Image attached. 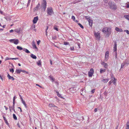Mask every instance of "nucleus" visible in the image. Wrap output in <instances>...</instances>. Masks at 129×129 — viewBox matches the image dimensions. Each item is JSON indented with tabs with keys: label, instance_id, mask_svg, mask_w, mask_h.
Masks as SVG:
<instances>
[{
	"label": "nucleus",
	"instance_id": "1",
	"mask_svg": "<svg viewBox=\"0 0 129 129\" xmlns=\"http://www.w3.org/2000/svg\"><path fill=\"white\" fill-rule=\"evenodd\" d=\"M102 31L106 34V37H108L110 34L111 31L109 28L105 27L103 29Z\"/></svg>",
	"mask_w": 129,
	"mask_h": 129
},
{
	"label": "nucleus",
	"instance_id": "2",
	"mask_svg": "<svg viewBox=\"0 0 129 129\" xmlns=\"http://www.w3.org/2000/svg\"><path fill=\"white\" fill-rule=\"evenodd\" d=\"M108 4L110 9L114 10H116L117 9V6L114 2L110 1Z\"/></svg>",
	"mask_w": 129,
	"mask_h": 129
},
{
	"label": "nucleus",
	"instance_id": "3",
	"mask_svg": "<svg viewBox=\"0 0 129 129\" xmlns=\"http://www.w3.org/2000/svg\"><path fill=\"white\" fill-rule=\"evenodd\" d=\"M47 16H51L52 14L54 13L52 8L51 7L47 8Z\"/></svg>",
	"mask_w": 129,
	"mask_h": 129
},
{
	"label": "nucleus",
	"instance_id": "4",
	"mask_svg": "<svg viewBox=\"0 0 129 129\" xmlns=\"http://www.w3.org/2000/svg\"><path fill=\"white\" fill-rule=\"evenodd\" d=\"M41 6L43 9L44 11H45L47 6V2L45 0H43V2H42Z\"/></svg>",
	"mask_w": 129,
	"mask_h": 129
},
{
	"label": "nucleus",
	"instance_id": "5",
	"mask_svg": "<svg viewBox=\"0 0 129 129\" xmlns=\"http://www.w3.org/2000/svg\"><path fill=\"white\" fill-rule=\"evenodd\" d=\"M129 64V60L123 61V63L121 64V68H123L125 65L127 66Z\"/></svg>",
	"mask_w": 129,
	"mask_h": 129
},
{
	"label": "nucleus",
	"instance_id": "6",
	"mask_svg": "<svg viewBox=\"0 0 129 129\" xmlns=\"http://www.w3.org/2000/svg\"><path fill=\"white\" fill-rule=\"evenodd\" d=\"M9 41L11 42L14 43L16 45L19 42V41L17 39H10L9 40Z\"/></svg>",
	"mask_w": 129,
	"mask_h": 129
},
{
	"label": "nucleus",
	"instance_id": "7",
	"mask_svg": "<svg viewBox=\"0 0 129 129\" xmlns=\"http://www.w3.org/2000/svg\"><path fill=\"white\" fill-rule=\"evenodd\" d=\"M94 35L95 38L98 40H100V34L98 32L96 33L95 31H94Z\"/></svg>",
	"mask_w": 129,
	"mask_h": 129
},
{
	"label": "nucleus",
	"instance_id": "8",
	"mask_svg": "<svg viewBox=\"0 0 129 129\" xmlns=\"http://www.w3.org/2000/svg\"><path fill=\"white\" fill-rule=\"evenodd\" d=\"M93 73V70L92 69H91L88 72V75L89 77H91Z\"/></svg>",
	"mask_w": 129,
	"mask_h": 129
},
{
	"label": "nucleus",
	"instance_id": "9",
	"mask_svg": "<svg viewBox=\"0 0 129 129\" xmlns=\"http://www.w3.org/2000/svg\"><path fill=\"white\" fill-rule=\"evenodd\" d=\"M114 45L113 51L114 52H117V43L116 41H114Z\"/></svg>",
	"mask_w": 129,
	"mask_h": 129
},
{
	"label": "nucleus",
	"instance_id": "10",
	"mask_svg": "<svg viewBox=\"0 0 129 129\" xmlns=\"http://www.w3.org/2000/svg\"><path fill=\"white\" fill-rule=\"evenodd\" d=\"M39 19L38 17L36 16L34 18L33 20V23L34 24H36V23L37 21Z\"/></svg>",
	"mask_w": 129,
	"mask_h": 129
},
{
	"label": "nucleus",
	"instance_id": "11",
	"mask_svg": "<svg viewBox=\"0 0 129 129\" xmlns=\"http://www.w3.org/2000/svg\"><path fill=\"white\" fill-rule=\"evenodd\" d=\"M109 56V52L108 51H107L105 54V59L106 60H107Z\"/></svg>",
	"mask_w": 129,
	"mask_h": 129
},
{
	"label": "nucleus",
	"instance_id": "12",
	"mask_svg": "<svg viewBox=\"0 0 129 129\" xmlns=\"http://www.w3.org/2000/svg\"><path fill=\"white\" fill-rule=\"evenodd\" d=\"M8 75L7 76L9 79H11L12 80H14L15 79L13 77L10 76L9 73H8Z\"/></svg>",
	"mask_w": 129,
	"mask_h": 129
},
{
	"label": "nucleus",
	"instance_id": "13",
	"mask_svg": "<svg viewBox=\"0 0 129 129\" xmlns=\"http://www.w3.org/2000/svg\"><path fill=\"white\" fill-rule=\"evenodd\" d=\"M101 64L105 68H107L108 65L107 63H105L104 62H102L101 63Z\"/></svg>",
	"mask_w": 129,
	"mask_h": 129
},
{
	"label": "nucleus",
	"instance_id": "14",
	"mask_svg": "<svg viewBox=\"0 0 129 129\" xmlns=\"http://www.w3.org/2000/svg\"><path fill=\"white\" fill-rule=\"evenodd\" d=\"M32 45L34 48H35L36 49H37V48L36 47V45L35 44V43L34 41L32 42Z\"/></svg>",
	"mask_w": 129,
	"mask_h": 129
},
{
	"label": "nucleus",
	"instance_id": "15",
	"mask_svg": "<svg viewBox=\"0 0 129 129\" xmlns=\"http://www.w3.org/2000/svg\"><path fill=\"white\" fill-rule=\"evenodd\" d=\"M115 30L116 31H117L120 32H122L123 31V30H122V29H120L118 27H116L115 28Z\"/></svg>",
	"mask_w": 129,
	"mask_h": 129
},
{
	"label": "nucleus",
	"instance_id": "16",
	"mask_svg": "<svg viewBox=\"0 0 129 129\" xmlns=\"http://www.w3.org/2000/svg\"><path fill=\"white\" fill-rule=\"evenodd\" d=\"M18 58H9L8 57H7L5 59V61L7 60H10V59H18Z\"/></svg>",
	"mask_w": 129,
	"mask_h": 129
},
{
	"label": "nucleus",
	"instance_id": "17",
	"mask_svg": "<svg viewBox=\"0 0 129 129\" xmlns=\"http://www.w3.org/2000/svg\"><path fill=\"white\" fill-rule=\"evenodd\" d=\"M3 119H4L5 122V123H6L7 125L9 126V123H8L7 121V120L6 119L5 117L3 116Z\"/></svg>",
	"mask_w": 129,
	"mask_h": 129
},
{
	"label": "nucleus",
	"instance_id": "18",
	"mask_svg": "<svg viewBox=\"0 0 129 129\" xmlns=\"http://www.w3.org/2000/svg\"><path fill=\"white\" fill-rule=\"evenodd\" d=\"M16 48L18 49L20 51L22 50H23V51L24 49V48H22L21 47L19 46H17Z\"/></svg>",
	"mask_w": 129,
	"mask_h": 129
},
{
	"label": "nucleus",
	"instance_id": "19",
	"mask_svg": "<svg viewBox=\"0 0 129 129\" xmlns=\"http://www.w3.org/2000/svg\"><path fill=\"white\" fill-rule=\"evenodd\" d=\"M49 77L50 78V80L52 82H54L55 80V79L53 77L51 76H49Z\"/></svg>",
	"mask_w": 129,
	"mask_h": 129
},
{
	"label": "nucleus",
	"instance_id": "20",
	"mask_svg": "<svg viewBox=\"0 0 129 129\" xmlns=\"http://www.w3.org/2000/svg\"><path fill=\"white\" fill-rule=\"evenodd\" d=\"M21 72V70H19L18 69H16L15 71V73L17 74H20V72Z\"/></svg>",
	"mask_w": 129,
	"mask_h": 129
},
{
	"label": "nucleus",
	"instance_id": "21",
	"mask_svg": "<svg viewBox=\"0 0 129 129\" xmlns=\"http://www.w3.org/2000/svg\"><path fill=\"white\" fill-rule=\"evenodd\" d=\"M30 56V57L32 58L33 59H36L37 58L36 56L33 54H31Z\"/></svg>",
	"mask_w": 129,
	"mask_h": 129
},
{
	"label": "nucleus",
	"instance_id": "22",
	"mask_svg": "<svg viewBox=\"0 0 129 129\" xmlns=\"http://www.w3.org/2000/svg\"><path fill=\"white\" fill-rule=\"evenodd\" d=\"M21 101V102L24 105L25 107L26 108H27V106L26 105V104L25 101L23 100V99Z\"/></svg>",
	"mask_w": 129,
	"mask_h": 129
},
{
	"label": "nucleus",
	"instance_id": "23",
	"mask_svg": "<svg viewBox=\"0 0 129 129\" xmlns=\"http://www.w3.org/2000/svg\"><path fill=\"white\" fill-rule=\"evenodd\" d=\"M108 80H109L108 78L107 79L106 78L105 79H103L102 80V81L103 82L105 83L107 82L108 81Z\"/></svg>",
	"mask_w": 129,
	"mask_h": 129
},
{
	"label": "nucleus",
	"instance_id": "24",
	"mask_svg": "<svg viewBox=\"0 0 129 129\" xmlns=\"http://www.w3.org/2000/svg\"><path fill=\"white\" fill-rule=\"evenodd\" d=\"M49 106L50 107H57L55 106L53 104H52V103H51V104H49Z\"/></svg>",
	"mask_w": 129,
	"mask_h": 129
},
{
	"label": "nucleus",
	"instance_id": "25",
	"mask_svg": "<svg viewBox=\"0 0 129 129\" xmlns=\"http://www.w3.org/2000/svg\"><path fill=\"white\" fill-rule=\"evenodd\" d=\"M14 31L18 33H20V29L19 28L18 29H16L14 30Z\"/></svg>",
	"mask_w": 129,
	"mask_h": 129
},
{
	"label": "nucleus",
	"instance_id": "26",
	"mask_svg": "<svg viewBox=\"0 0 129 129\" xmlns=\"http://www.w3.org/2000/svg\"><path fill=\"white\" fill-rule=\"evenodd\" d=\"M124 17L126 19L129 20V14L128 15H124Z\"/></svg>",
	"mask_w": 129,
	"mask_h": 129
},
{
	"label": "nucleus",
	"instance_id": "27",
	"mask_svg": "<svg viewBox=\"0 0 129 129\" xmlns=\"http://www.w3.org/2000/svg\"><path fill=\"white\" fill-rule=\"evenodd\" d=\"M37 64L38 66H40L41 65V60H39L37 62Z\"/></svg>",
	"mask_w": 129,
	"mask_h": 129
},
{
	"label": "nucleus",
	"instance_id": "28",
	"mask_svg": "<svg viewBox=\"0 0 129 129\" xmlns=\"http://www.w3.org/2000/svg\"><path fill=\"white\" fill-rule=\"evenodd\" d=\"M39 7L37 5V6H36V7L35 8H34V11H38V9H39V7Z\"/></svg>",
	"mask_w": 129,
	"mask_h": 129
},
{
	"label": "nucleus",
	"instance_id": "29",
	"mask_svg": "<svg viewBox=\"0 0 129 129\" xmlns=\"http://www.w3.org/2000/svg\"><path fill=\"white\" fill-rule=\"evenodd\" d=\"M113 79V81L112 83L114 85H116V81L117 80V79H116L115 78H114Z\"/></svg>",
	"mask_w": 129,
	"mask_h": 129
},
{
	"label": "nucleus",
	"instance_id": "30",
	"mask_svg": "<svg viewBox=\"0 0 129 129\" xmlns=\"http://www.w3.org/2000/svg\"><path fill=\"white\" fill-rule=\"evenodd\" d=\"M57 36L56 35H54L52 36V39L53 40H56Z\"/></svg>",
	"mask_w": 129,
	"mask_h": 129
},
{
	"label": "nucleus",
	"instance_id": "31",
	"mask_svg": "<svg viewBox=\"0 0 129 129\" xmlns=\"http://www.w3.org/2000/svg\"><path fill=\"white\" fill-rule=\"evenodd\" d=\"M23 51H25V52H26L27 53H30V52L29 51L28 49H27L25 48H24V49Z\"/></svg>",
	"mask_w": 129,
	"mask_h": 129
},
{
	"label": "nucleus",
	"instance_id": "32",
	"mask_svg": "<svg viewBox=\"0 0 129 129\" xmlns=\"http://www.w3.org/2000/svg\"><path fill=\"white\" fill-rule=\"evenodd\" d=\"M126 129H129V121L126 123Z\"/></svg>",
	"mask_w": 129,
	"mask_h": 129
},
{
	"label": "nucleus",
	"instance_id": "33",
	"mask_svg": "<svg viewBox=\"0 0 129 129\" xmlns=\"http://www.w3.org/2000/svg\"><path fill=\"white\" fill-rule=\"evenodd\" d=\"M79 2H80V1L78 0H77V1H74L72 3H71V4H75L76 3H78Z\"/></svg>",
	"mask_w": 129,
	"mask_h": 129
},
{
	"label": "nucleus",
	"instance_id": "34",
	"mask_svg": "<svg viewBox=\"0 0 129 129\" xmlns=\"http://www.w3.org/2000/svg\"><path fill=\"white\" fill-rule=\"evenodd\" d=\"M13 117L14 119L15 120H17V117L15 114H13Z\"/></svg>",
	"mask_w": 129,
	"mask_h": 129
},
{
	"label": "nucleus",
	"instance_id": "35",
	"mask_svg": "<svg viewBox=\"0 0 129 129\" xmlns=\"http://www.w3.org/2000/svg\"><path fill=\"white\" fill-rule=\"evenodd\" d=\"M78 25H79V26H80V27H81V28L83 29L84 28V27L80 23H78Z\"/></svg>",
	"mask_w": 129,
	"mask_h": 129
},
{
	"label": "nucleus",
	"instance_id": "36",
	"mask_svg": "<svg viewBox=\"0 0 129 129\" xmlns=\"http://www.w3.org/2000/svg\"><path fill=\"white\" fill-rule=\"evenodd\" d=\"M54 28L57 31H58V28L57 27V26H55L54 27Z\"/></svg>",
	"mask_w": 129,
	"mask_h": 129
},
{
	"label": "nucleus",
	"instance_id": "37",
	"mask_svg": "<svg viewBox=\"0 0 129 129\" xmlns=\"http://www.w3.org/2000/svg\"><path fill=\"white\" fill-rule=\"evenodd\" d=\"M56 93H57V95L59 97H60L61 98V95L59 94V92L58 91H56Z\"/></svg>",
	"mask_w": 129,
	"mask_h": 129
},
{
	"label": "nucleus",
	"instance_id": "38",
	"mask_svg": "<svg viewBox=\"0 0 129 129\" xmlns=\"http://www.w3.org/2000/svg\"><path fill=\"white\" fill-rule=\"evenodd\" d=\"M126 4V7L127 8H129V2H127V3Z\"/></svg>",
	"mask_w": 129,
	"mask_h": 129
},
{
	"label": "nucleus",
	"instance_id": "39",
	"mask_svg": "<svg viewBox=\"0 0 129 129\" xmlns=\"http://www.w3.org/2000/svg\"><path fill=\"white\" fill-rule=\"evenodd\" d=\"M104 71H103V69H100V73L101 74L103 72H104Z\"/></svg>",
	"mask_w": 129,
	"mask_h": 129
},
{
	"label": "nucleus",
	"instance_id": "40",
	"mask_svg": "<svg viewBox=\"0 0 129 129\" xmlns=\"http://www.w3.org/2000/svg\"><path fill=\"white\" fill-rule=\"evenodd\" d=\"M30 2H31V0H28V3L27 4V7L29 5H30Z\"/></svg>",
	"mask_w": 129,
	"mask_h": 129
},
{
	"label": "nucleus",
	"instance_id": "41",
	"mask_svg": "<svg viewBox=\"0 0 129 129\" xmlns=\"http://www.w3.org/2000/svg\"><path fill=\"white\" fill-rule=\"evenodd\" d=\"M21 72L23 73H26V74H28V72H26L24 70H21Z\"/></svg>",
	"mask_w": 129,
	"mask_h": 129
},
{
	"label": "nucleus",
	"instance_id": "42",
	"mask_svg": "<svg viewBox=\"0 0 129 129\" xmlns=\"http://www.w3.org/2000/svg\"><path fill=\"white\" fill-rule=\"evenodd\" d=\"M10 71L11 72L13 73L14 72V70L13 68H12L11 69H10Z\"/></svg>",
	"mask_w": 129,
	"mask_h": 129
},
{
	"label": "nucleus",
	"instance_id": "43",
	"mask_svg": "<svg viewBox=\"0 0 129 129\" xmlns=\"http://www.w3.org/2000/svg\"><path fill=\"white\" fill-rule=\"evenodd\" d=\"M89 25L91 27L92 26V23L91 22H90L89 21Z\"/></svg>",
	"mask_w": 129,
	"mask_h": 129
},
{
	"label": "nucleus",
	"instance_id": "44",
	"mask_svg": "<svg viewBox=\"0 0 129 129\" xmlns=\"http://www.w3.org/2000/svg\"><path fill=\"white\" fill-rule=\"evenodd\" d=\"M124 31L125 32L128 34H129V31L128 30H124Z\"/></svg>",
	"mask_w": 129,
	"mask_h": 129
},
{
	"label": "nucleus",
	"instance_id": "45",
	"mask_svg": "<svg viewBox=\"0 0 129 129\" xmlns=\"http://www.w3.org/2000/svg\"><path fill=\"white\" fill-rule=\"evenodd\" d=\"M70 49L71 50L73 51L74 50V47H70Z\"/></svg>",
	"mask_w": 129,
	"mask_h": 129
},
{
	"label": "nucleus",
	"instance_id": "46",
	"mask_svg": "<svg viewBox=\"0 0 129 129\" xmlns=\"http://www.w3.org/2000/svg\"><path fill=\"white\" fill-rule=\"evenodd\" d=\"M16 98V96H14L13 98V102H15V99Z\"/></svg>",
	"mask_w": 129,
	"mask_h": 129
},
{
	"label": "nucleus",
	"instance_id": "47",
	"mask_svg": "<svg viewBox=\"0 0 129 129\" xmlns=\"http://www.w3.org/2000/svg\"><path fill=\"white\" fill-rule=\"evenodd\" d=\"M72 19L74 20V21L75 19V17L74 16H72Z\"/></svg>",
	"mask_w": 129,
	"mask_h": 129
},
{
	"label": "nucleus",
	"instance_id": "48",
	"mask_svg": "<svg viewBox=\"0 0 129 129\" xmlns=\"http://www.w3.org/2000/svg\"><path fill=\"white\" fill-rule=\"evenodd\" d=\"M69 43L68 42H64V44L65 45H67L69 44Z\"/></svg>",
	"mask_w": 129,
	"mask_h": 129
},
{
	"label": "nucleus",
	"instance_id": "49",
	"mask_svg": "<svg viewBox=\"0 0 129 129\" xmlns=\"http://www.w3.org/2000/svg\"><path fill=\"white\" fill-rule=\"evenodd\" d=\"M104 94L106 96L107 94V92L105 91V92L104 93Z\"/></svg>",
	"mask_w": 129,
	"mask_h": 129
},
{
	"label": "nucleus",
	"instance_id": "50",
	"mask_svg": "<svg viewBox=\"0 0 129 129\" xmlns=\"http://www.w3.org/2000/svg\"><path fill=\"white\" fill-rule=\"evenodd\" d=\"M41 42V41L40 40H39L37 42V44L38 45H39L40 44V42Z\"/></svg>",
	"mask_w": 129,
	"mask_h": 129
},
{
	"label": "nucleus",
	"instance_id": "51",
	"mask_svg": "<svg viewBox=\"0 0 129 129\" xmlns=\"http://www.w3.org/2000/svg\"><path fill=\"white\" fill-rule=\"evenodd\" d=\"M15 102H13V105L12 108H15Z\"/></svg>",
	"mask_w": 129,
	"mask_h": 129
},
{
	"label": "nucleus",
	"instance_id": "52",
	"mask_svg": "<svg viewBox=\"0 0 129 129\" xmlns=\"http://www.w3.org/2000/svg\"><path fill=\"white\" fill-rule=\"evenodd\" d=\"M77 44L78 45L79 48H80V44L79 43H77Z\"/></svg>",
	"mask_w": 129,
	"mask_h": 129
},
{
	"label": "nucleus",
	"instance_id": "53",
	"mask_svg": "<svg viewBox=\"0 0 129 129\" xmlns=\"http://www.w3.org/2000/svg\"><path fill=\"white\" fill-rule=\"evenodd\" d=\"M19 97H20V99H21V101L22 100H23V99L22 96H21V95H20V94H19Z\"/></svg>",
	"mask_w": 129,
	"mask_h": 129
},
{
	"label": "nucleus",
	"instance_id": "54",
	"mask_svg": "<svg viewBox=\"0 0 129 129\" xmlns=\"http://www.w3.org/2000/svg\"><path fill=\"white\" fill-rule=\"evenodd\" d=\"M94 91H95V89H92L91 91V93L93 94L94 92Z\"/></svg>",
	"mask_w": 129,
	"mask_h": 129
},
{
	"label": "nucleus",
	"instance_id": "55",
	"mask_svg": "<svg viewBox=\"0 0 129 129\" xmlns=\"http://www.w3.org/2000/svg\"><path fill=\"white\" fill-rule=\"evenodd\" d=\"M89 18L90 17H89L88 16H85V18L86 19H89L90 20V19H89Z\"/></svg>",
	"mask_w": 129,
	"mask_h": 129
},
{
	"label": "nucleus",
	"instance_id": "56",
	"mask_svg": "<svg viewBox=\"0 0 129 129\" xmlns=\"http://www.w3.org/2000/svg\"><path fill=\"white\" fill-rule=\"evenodd\" d=\"M94 111L95 112H96L98 111L97 108H95L94 109Z\"/></svg>",
	"mask_w": 129,
	"mask_h": 129
},
{
	"label": "nucleus",
	"instance_id": "57",
	"mask_svg": "<svg viewBox=\"0 0 129 129\" xmlns=\"http://www.w3.org/2000/svg\"><path fill=\"white\" fill-rule=\"evenodd\" d=\"M113 77H112V78H111V80L110 81H111V82H112H112H113V80H114V79H113Z\"/></svg>",
	"mask_w": 129,
	"mask_h": 129
},
{
	"label": "nucleus",
	"instance_id": "58",
	"mask_svg": "<svg viewBox=\"0 0 129 129\" xmlns=\"http://www.w3.org/2000/svg\"><path fill=\"white\" fill-rule=\"evenodd\" d=\"M4 12L0 10V13L2 14H3Z\"/></svg>",
	"mask_w": 129,
	"mask_h": 129
},
{
	"label": "nucleus",
	"instance_id": "59",
	"mask_svg": "<svg viewBox=\"0 0 129 129\" xmlns=\"http://www.w3.org/2000/svg\"><path fill=\"white\" fill-rule=\"evenodd\" d=\"M112 83V82H111V81H110L109 82H108V84L109 85H110Z\"/></svg>",
	"mask_w": 129,
	"mask_h": 129
},
{
	"label": "nucleus",
	"instance_id": "60",
	"mask_svg": "<svg viewBox=\"0 0 129 129\" xmlns=\"http://www.w3.org/2000/svg\"><path fill=\"white\" fill-rule=\"evenodd\" d=\"M117 52H115V57L116 58H117Z\"/></svg>",
	"mask_w": 129,
	"mask_h": 129
},
{
	"label": "nucleus",
	"instance_id": "61",
	"mask_svg": "<svg viewBox=\"0 0 129 129\" xmlns=\"http://www.w3.org/2000/svg\"><path fill=\"white\" fill-rule=\"evenodd\" d=\"M9 109H12V107L11 106H9Z\"/></svg>",
	"mask_w": 129,
	"mask_h": 129
},
{
	"label": "nucleus",
	"instance_id": "62",
	"mask_svg": "<svg viewBox=\"0 0 129 129\" xmlns=\"http://www.w3.org/2000/svg\"><path fill=\"white\" fill-rule=\"evenodd\" d=\"M14 31V30L13 29H11L10 30V33H11L13 32Z\"/></svg>",
	"mask_w": 129,
	"mask_h": 129
},
{
	"label": "nucleus",
	"instance_id": "63",
	"mask_svg": "<svg viewBox=\"0 0 129 129\" xmlns=\"http://www.w3.org/2000/svg\"><path fill=\"white\" fill-rule=\"evenodd\" d=\"M17 126L19 127V128H20V126L19 124V123H18L17 124Z\"/></svg>",
	"mask_w": 129,
	"mask_h": 129
},
{
	"label": "nucleus",
	"instance_id": "64",
	"mask_svg": "<svg viewBox=\"0 0 129 129\" xmlns=\"http://www.w3.org/2000/svg\"><path fill=\"white\" fill-rule=\"evenodd\" d=\"M50 63L51 64V65H52V61L51 60H50Z\"/></svg>",
	"mask_w": 129,
	"mask_h": 129
}]
</instances>
